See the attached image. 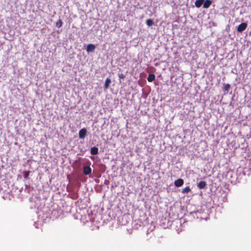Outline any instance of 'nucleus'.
Returning <instances> with one entry per match:
<instances>
[{
	"label": "nucleus",
	"mask_w": 251,
	"mask_h": 251,
	"mask_svg": "<svg viewBox=\"0 0 251 251\" xmlns=\"http://www.w3.org/2000/svg\"><path fill=\"white\" fill-rule=\"evenodd\" d=\"M247 27V24L246 23H242L240 24L237 27V31L239 32H242L244 31Z\"/></svg>",
	"instance_id": "obj_1"
},
{
	"label": "nucleus",
	"mask_w": 251,
	"mask_h": 251,
	"mask_svg": "<svg viewBox=\"0 0 251 251\" xmlns=\"http://www.w3.org/2000/svg\"><path fill=\"white\" fill-rule=\"evenodd\" d=\"M86 133H87V130H86V128H82L79 131V133H78L79 137L80 139L84 138L86 135Z\"/></svg>",
	"instance_id": "obj_2"
},
{
	"label": "nucleus",
	"mask_w": 251,
	"mask_h": 251,
	"mask_svg": "<svg viewBox=\"0 0 251 251\" xmlns=\"http://www.w3.org/2000/svg\"><path fill=\"white\" fill-rule=\"evenodd\" d=\"M92 169L89 166H85L83 167V173L85 175H88L91 173Z\"/></svg>",
	"instance_id": "obj_3"
},
{
	"label": "nucleus",
	"mask_w": 251,
	"mask_h": 251,
	"mask_svg": "<svg viewBox=\"0 0 251 251\" xmlns=\"http://www.w3.org/2000/svg\"><path fill=\"white\" fill-rule=\"evenodd\" d=\"M184 183V181L181 178L177 179V180H175L174 182V184L176 187H180L183 185Z\"/></svg>",
	"instance_id": "obj_4"
},
{
	"label": "nucleus",
	"mask_w": 251,
	"mask_h": 251,
	"mask_svg": "<svg viewBox=\"0 0 251 251\" xmlns=\"http://www.w3.org/2000/svg\"><path fill=\"white\" fill-rule=\"evenodd\" d=\"M95 49V46L92 44H89L86 48V50L88 52H92Z\"/></svg>",
	"instance_id": "obj_5"
},
{
	"label": "nucleus",
	"mask_w": 251,
	"mask_h": 251,
	"mask_svg": "<svg viewBox=\"0 0 251 251\" xmlns=\"http://www.w3.org/2000/svg\"><path fill=\"white\" fill-rule=\"evenodd\" d=\"M212 3V1L210 0H205L203 2V8H208L209 7L210 5Z\"/></svg>",
	"instance_id": "obj_6"
},
{
	"label": "nucleus",
	"mask_w": 251,
	"mask_h": 251,
	"mask_svg": "<svg viewBox=\"0 0 251 251\" xmlns=\"http://www.w3.org/2000/svg\"><path fill=\"white\" fill-rule=\"evenodd\" d=\"M206 186V183L204 181H201L198 183V187L201 189H204Z\"/></svg>",
	"instance_id": "obj_7"
},
{
	"label": "nucleus",
	"mask_w": 251,
	"mask_h": 251,
	"mask_svg": "<svg viewBox=\"0 0 251 251\" xmlns=\"http://www.w3.org/2000/svg\"><path fill=\"white\" fill-rule=\"evenodd\" d=\"M98 148L95 147H92L91 149V153L92 155H96L98 153Z\"/></svg>",
	"instance_id": "obj_8"
},
{
	"label": "nucleus",
	"mask_w": 251,
	"mask_h": 251,
	"mask_svg": "<svg viewBox=\"0 0 251 251\" xmlns=\"http://www.w3.org/2000/svg\"><path fill=\"white\" fill-rule=\"evenodd\" d=\"M205 0H196L195 1V5L197 7L200 8Z\"/></svg>",
	"instance_id": "obj_9"
},
{
	"label": "nucleus",
	"mask_w": 251,
	"mask_h": 251,
	"mask_svg": "<svg viewBox=\"0 0 251 251\" xmlns=\"http://www.w3.org/2000/svg\"><path fill=\"white\" fill-rule=\"evenodd\" d=\"M155 75L153 74H150L148 75L147 78V80L149 82H152L155 79Z\"/></svg>",
	"instance_id": "obj_10"
},
{
	"label": "nucleus",
	"mask_w": 251,
	"mask_h": 251,
	"mask_svg": "<svg viewBox=\"0 0 251 251\" xmlns=\"http://www.w3.org/2000/svg\"><path fill=\"white\" fill-rule=\"evenodd\" d=\"M111 80L110 78H107L105 81V83H104V88L105 89H107L109 86V85L111 83Z\"/></svg>",
	"instance_id": "obj_11"
},
{
	"label": "nucleus",
	"mask_w": 251,
	"mask_h": 251,
	"mask_svg": "<svg viewBox=\"0 0 251 251\" xmlns=\"http://www.w3.org/2000/svg\"><path fill=\"white\" fill-rule=\"evenodd\" d=\"M190 191H191V189H190V187L187 186L182 189V193H184V194H185V193L187 194V193H188L189 192H190Z\"/></svg>",
	"instance_id": "obj_12"
},
{
	"label": "nucleus",
	"mask_w": 251,
	"mask_h": 251,
	"mask_svg": "<svg viewBox=\"0 0 251 251\" xmlns=\"http://www.w3.org/2000/svg\"><path fill=\"white\" fill-rule=\"evenodd\" d=\"M146 24L149 26H151L154 24V22L151 19H148L146 20Z\"/></svg>",
	"instance_id": "obj_13"
},
{
	"label": "nucleus",
	"mask_w": 251,
	"mask_h": 251,
	"mask_svg": "<svg viewBox=\"0 0 251 251\" xmlns=\"http://www.w3.org/2000/svg\"><path fill=\"white\" fill-rule=\"evenodd\" d=\"M63 24V22L61 19H59L56 23L55 25L57 28H60L62 26Z\"/></svg>",
	"instance_id": "obj_14"
},
{
	"label": "nucleus",
	"mask_w": 251,
	"mask_h": 251,
	"mask_svg": "<svg viewBox=\"0 0 251 251\" xmlns=\"http://www.w3.org/2000/svg\"><path fill=\"white\" fill-rule=\"evenodd\" d=\"M230 88V85L229 84H224V91H226L227 92L229 91Z\"/></svg>",
	"instance_id": "obj_15"
},
{
	"label": "nucleus",
	"mask_w": 251,
	"mask_h": 251,
	"mask_svg": "<svg viewBox=\"0 0 251 251\" xmlns=\"http://www.w3.org/2000/svg\"><path fill=\"white\" fill-rule=\"evenodd\" d=\"M29 174V171H25L24 172V177L25 178H27Z\"/></svg>",
	"instance_id": "obj_16"
},
{
	"label": "nucleus",
	"mask_w": 251,
	"mask_h": 251,
	"mask_svg": "<svg viewBox=\"0 0 251 251\" xmlns=\"http://www.w3.org/2000/svg\"><path fill=\"white\" fill-rule=\"evenodd\" d=\"M118 76L120 78H124L126 77V75L124 74L121 73L118 74Z\"/></svg>",
	"instance_id": "obj_17"
}]
</instances>
